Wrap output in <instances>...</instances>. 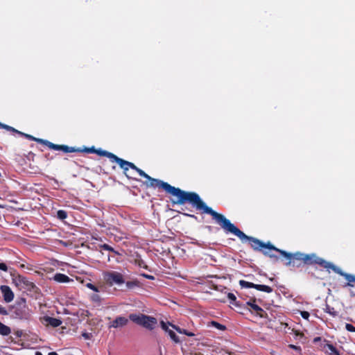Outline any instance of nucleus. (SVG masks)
<instances>
[{
	"label": "nucleus",
	"mask_w": 355,
	"mask_h": 355,
	"mask_svg": "<svg viewBox=\"0 0 355 355\" xmlns=\"http://www.w3.org/2000/svg\"><path fill=\"white\" fill-rule=\"evenodd\" d=\"M119 166L123 169L124 175L129 179H134L132 174L128 173L129 169L135 171L140 176L148 180V182H145L147 187L157 188L164 191L166 193L171 194L176 198L175 200H173V204L184 205L190 204L196 210L200 211L202 214H205L209 209L206 203L201 199L200 196L193 191H186L180 188L171 186L168 182H164L159 179L151 178L143 170L139 168L133 163L122 159Z\"/></svg>",
	"instance_id": "obj_1"
},
{
	"label": "nucleus",
	"mask_w": 355,
	"mask_h": 355,
	"mask_svg": "<svg viewBox=\"0 0 355 355\" xmlns=\"http://www.w3.org/2000/svg\"><path fill=\"white\" fill-rule=\"evenodd\" d=\"M205 214L211 216L216 223L220 226L226 234L230 233L236 236L242 242L248 241L251 248L254 251L261 252L266 257L277 259V256L271 252L272 250H275L266 246V245H272L270 242L266 243L257 238L246 235L232 223L224 215L215 211L211 207H209Z\"/></svg>",
	"instance_id": "obj_2"
},
{
	"label": "nucleus",
	"mask_w": 355,
	"mask_h": 355,
	"mask_svg": "<svg viewBox=\"0 0 355 355\" xmlns=\"http://www.w3.org/2000/svg\"><path fill=\"white\" fill-rule=\"evenodd\" d=\"M269 248L274 249L275 252H279L281 255L288 259L286 265L288 266L300 268L304 264V253L296 252L295 253L288 252L286 251L280 250L273 245H266Z\"/></svg>",
	"instance_id": "obj_3"
},
{
	"label": "nucleus",
	"mask_w": 355,
	"mask_h": 355,
	"mask_svg": "<svg viewBox=\"0 0 355 355\" xmlns=\"http://www.w3.org/2000/svg\"><path fill=\"white\" fill-rule=\"evenodd\" d=\"M304 264L309 266L318 265L320 267L324 268L329 272H330V270H332L334 266L333 263L327 261L324 259L318 257L315 253H304Z\"/></svg>",
	"instance_id": "obj_4"
},
{
	"label": "nucleus",
	"mask_w": 355,
	"mask_h": 355,
	"mask_svg": "<svg viewBox=\"0 0 355 355\" xmlns=\"http://www.w3.org/2000/svg\"><path fill=\"white\" fill-rule=\"evenodd\" d=\"M129 319L133 322L141 325L149 330H153L157 322L155 318L141 313H131L129 315Z\"/></svg>",
	"instance_id": "obj_5"
},
{
	"label": "nucleus",
	"mask_w": 355,
	"mask_h": 355,
	"mask_svg": "<svg viewBox=\"0 0 355 355\" xmlns=\"http://www.w3.org/2000/svg\"><path fill=\"white\" fill-rule=\"evenodd\" d=\"M32 316V311L28 308L26 304L25 299H21V302H19L14 308L12 311V317L16 319L28 320Z\"/></svg>",
	"instance_id": "obj_6"
},
{
	"label": "nucleus",
	"mask_w": 355,
	"mask_h": 355,
	"mask_svg": "<svg viewBox=\"0 0 355 355\" xmlns=\"http://www.w3.org/2000/svg\"><path fill=\"white\" fill-rule=\"evenodd\" d=\"M103 277L104 282L110 286L125 283L123 275L116 271H105L103 272Z\"/></svg>",
	"instance_id": "obj_7"
},
{
	"label": "nucleus",
	"mask_w": 355,
	"mask_h": 355,
	"mask_svg": "<svg viewBox=\"0 0 355 355\" xmlns=\"http://www.w3.org/2000/svg\"><path fill=\"white\" fill-rule=\"evenodd\" d=\"M40 144H42L47 147H49L51 149L55 150H62L64 153H75L76 151H79L76 149L75 147H71L68 146L67 145H59V144H55L47 140H38Z\"/></svg>",
	"instance_id": "obj_8"
},
{
	"label": "nucleus",
	"mask_w": 355,
	"mask_h": 355,
	"mask_svg": "<svg viewBox=\"0 0 355 355\" xmlns=\"http://www.w3.org/2000/svg\"><path fill=\"white\" fill-rule=\"evenodd\" d=\"M239 285L242 288H255L259 291H263L265 293H270L272 292V288L267 285H262V284H255L252 282H249L245 280H240L239 281Z\"/></svg>",
	"instance_id": "obj_9"
},
{
	"label": "nucleus",
	"mask_w": 355,
	"mask_h": 355,
	"mask_svg": "<svg viewBox=\"0 0 355 355\" xmlns=\"http://www.w3.org/2000/svg\"><path fill=\"white\" fill-rule=\"evenodd\" d=\"M332 270L336 273L343 277L346 280L347 283L344 286H349L354 287L355 286V275L345 272L341 270L339 267L334 265Z\"/></svg>",
	"instance_id": "obj_10"
},
{
	"label": "nucleus",
	"mask_w": 355,
	"mask_h": 355,
	"mask_svg": "<svg viewBox=\"0 0 355 355\" xmlns=\"http://www.w3.org/2000/svg\"><path fill=\"white\" fill-rule=\"evenodd\" d=\"M95 153L100 156L106 157L109 158V159L110 160L111 162L116 163L119 165L120 164L121 161L122 160L121 158L117 157L114 153L108 152L105 150H102L101 148L96 149Z\"/></svg>",
	"instance_id": "obj_11"
},
{
	"label": "nucleus",
	"mask_w": 355,
	"mask_h": 355,
	"mask_svg": "<svg viewBox=\"0 0 355 355\" xmlns=\"http://www.w3.org/2000/svg\"><path fill=\"white\" fill-rule=\"evenodd\" d=\"M128 323V319L123 317V316H118L116 317L112 322L108 324V328H119L123 327L125 325H127Z\"/></svg>",
	"instance_id": "obj_12"
},
{
	"label": "nucleus",
	"mask_w": 355,
	"mask_h": 355,
	"mask_svg": "<svg viewBox=\"0 0 355 355\" xmlns=\"http://www.w3.org/2000/svg\"><path fill=\"white\" fill-rule=\"evenodd\" d=\"M0 290L3 294V300L6 302H10L14 299V293L11 288L6 285H2Z\"/></svg>",
	"instance_id": "obj_13"
},
{
	"label": "nucleus",
	"mask_w": 355,
	"mask_h": 355,
	"mask_svg": "<svg viewBox=\"0 0 355 355\" xmlns=\"http://www.w3.org/2000/svg\"><path fill=\"white\" fill-rule=\"evenodd\" d=\"M324 344L322 346V350L325 352L328 355H341L339 351L331 343H326V340H324Z\"/></svg>",
	"instance_id": "obj_14"
},
{
	"label": "nucleus",
	"mask_w": 355,
	"mask_h": 355,
	"mask_svg": "<svg viewBox=\"0 0 355 355\" xmlns=\"http://www.w3.org/2000/svg\"><path fill=\"white\" fill-rule=\"evenodd\" d=\"M256 299H250L248 302H247V305L250 306L251 309L254 311L258 315L263 318V313H265L264 310L260 307L259 305H257L256 303Z\"/></svg>",
	"instance_id": "obj_15"
},
{
	"label": "nucleus",
	"mask_w": 355,
	"mask_h": 355,
	"mask_svg": "<svg viewBox=\"0 0 355 355\" xmlns=\"http://www.w3.org/2000/svg\"><path fill=\"white\" fill-rule=\"evenodd\" d=\"M43 322L53 327H58L62 324V321L60 319L50 316H44L43 318Z\"/></svg>",
	"instance_id": "obj_16"
},
{
	"label": "nucleus",
	"mask_w": 355,
	"mask_h": 355,
	"mask_svg": "<svg viewBox=\"0 0 355 355\" xmlns=\"http://www.w3.org/2000/svg\"><path fill=\"white\" fill-rule=\"evenodd\" d=\"M19 281L21 284L26 286V289L29 291H34L35 288H37L35 284L33 282L29 281L26 277H19Z\"/></svg>",
	"instance_id": "obj_17"
},
{
	"label": "nucleus",
	"mask_w": 355,
	"mask_h": 355,
	"mask_svg": "<svg viewBox=\"0 0 355 355\" xmlns=\"http://www.w3.org/2000/svg\"><path fill=\"white\" fill-rule=\"evenodd\" d=\"M53 279L59 283H67L73 281L67 275L62 273H56L53 277Z\"/></svg>",
	"instance_id": "obj_18"
},
{
	"label": "nucleus",
	"mask_w": 355,
	"mask_h": 355,
	"mask_svg": "<svg viewBox=\"0 0 355 355\" xmlns=\"http://www.w3.org/2000/svg\"><path fill=\"white\" fill-rule=\"evenodd\" d=\"M171 326L173 329H175L178 333H180L181 334H184L189 337H192V336H195V334L189 331L187 329H181L180 327L173 325V324H171Z\"/></svg>",
	"instance_id": "obj_19"
},
{
	"label": "nucleus",
	"mask_w": 355,
	"mask_h": 355,
	"mask_svg": "<svg viewBox=\"0 0 355 355\" xmlns=\"http://www.w3.org/2000/svg\"><path fill=\"white\" fill-rule=\"evenodd\" d=\"M10 328L0 322V334L2 336H8L10 334Z\"/></svg>",
	"instance_id": "obj_20"
},
{
	"label": "nucleus",
	"mask_w": 355,
	"mask_h": 355,
	"mask_svg": "<svg viewBox=\"0 0 355 355\" xmlns=\"http://www.w3.org/2000/svg\"><path fill=\"white\" fill-rule=\"evenodd\" d=\"M324 312L329 313L333 317H336L338 315V312L332 306L329 304H326L325 308L324 309Z\"/></svg>",
	"instance_id": "obj_21"
},
{
	"label": "nucleus",
	"mask_w": 355,
	"mask_h": 355,
	"mask_svg": "<svg viewBox=\"0 0 355 355\" xmlns=\"http://www.w3.org/2000/svg\"><path fill=\"white\" fill-rule=\"evenodd\" d=\"M209 326L215 327L220 331H225L226 329V327L225 325L214 320L210 322Z\"/></svg>",
	"instance_id": "obj_22"
},
{
	"label": "nucleus",
	"mask_w": 355,
	"mask_h": 355,
	"mask_svg": "<svg viewBox=\"0 0 355 355\" xmlns=\"http://www.w3.org/2000/svg\"><path fill=\"white\" fill-rule=\"evenodd\" d=\"M127 288L128 289H132L135 287H139L140 286V283L138 280H133V281H128L125 282Z\"/></svg>",
	"instance_id": "obj_23"
},
{
	"label": "nucleus",
	"mask_w": 355,
	"mask_h": 355,
	"mask_svg": "<svg viewBox=\"0 0 355 355\" xmlns=\"http://www.w3.org/2000/svg\"><path fill=\"white\" fill-rule=\"evenodd\" d=\"M227 298L230 300V302L236 306H240L241 304L236 300V297L234 293H229L227 294Z\"/></svg>",
	"instance_id": "obj_24"
},
{
	"label": "nucleus",
	"mask_w": 355,
	"mask_h": 355,
	"mask_svg": "<svg viewBox=\"0 0 355 355\" xmlns=\"http://www.w3.org/2000/svg\"><path fill=\"white\" fill-rule=\"evenodd\" d=\"M99 248L101 250H107L109 252H112L114 253L115 254H119V253L117 251H116L112 247H111L108 244L104 243V244L100 245Z\"/></svg>",
	"instance_id": "obj_25"
},
{
	"label": "nucleus",
	"mask_w": 355,
	"mask_h": 355,
	"mask_svg": "<svg viewBox=\"0 0 355 355\" xmlns=\"http://www.w3.org/2000/svg\"><path fill=\"white\" fill-rule=\"evenodd\" d=\"M79 151H76V153H95L96 148L94 146H92L90 148L85 147L83 149L76 148Z\"/></svg>",
	"instance_id": "obj_26"
},
{
	"label": "nucleus",
	"mask_w": 355,
	"mask_h": 355,
	"mask_svg": "<svg viewBox=\"0 0 355 355\" xmlns=\"http://www.w3.org/2000/svg\"><path fill=\"white\" fill-rule=\"evenodd\" d=\"M170 338L175 343H179L180 342L179 337L175 334V333L172 330H168V332Z\"/></svg>",
	"instance_id": "obj_27"
},
{
	"label": "nucleus",
	"mask_w": 355,
	"mask_h": 355,
	"mask_svg": "<svg viewBox=\"0 0 355 355\" xmlns=\"http://www.w3.org/2000/svg\"><path fill=\"white\" fill-rule=\"evenodd\" d=\"M57 217L60 220H64L67 217V213L64 210H58L57 211Z\"/></svg>",
	"instance_id": "obj_28"
},
{
	"label": "nucleus",
	"mask_w": 355,
	"mask_h": 355,
	"mask_svg": "<svg viewBox=\"0 0 355 355\" xmlns=\"http://www.w3.org/2000/svg\"><path fill=\"white\" fill-rule=\"evenodd\" d=\"M19 134L22 135V136H24V137H25L26 138L28 139L29 140L35 141H37L38 143H39L38 140H43L42 139L35 138V137H34L33 136H32L31 135H28V134L21 132V133H19Z\"/></svg>",
	"instance_id": "obj_29"
},
{
	"label": "nucleus",
	"mask_w": 355,
	"mask_h": 355,
	"mask_svg": "<svg viewBox=\"0 0 355 355\" xmlns=\"http://www.w3.org/2000/svg\"><path fill=\"white\" fill-rule=\"evenodd\" d=\"M1 128L6 129V130H7L8 131H11V132H13L21 133L20 131H19V130L15 129L14 128L8 125H6V124H3V125H1Z\"/></svg>",
	"instance_id": "obj_30"
},
{
	"label": "nucleus",
	"mask_w": 355,
	"mask_h": 355,
	"mask_svg": "<svg viewBox=\"0 0 355 355\" xmlns=\"http://www.w3.org/2000/svg\"><path fill=\"white\" fill-rule=\"evenodd\" d=\"M86 286L95 292H99L98 288L96 286L92 284V283H87L86 284Z\"/></svg>",
	"instance_id": "obj_31"
},
{
	"label": "nucleus",
	"mask_w": 355,
	"mask_h": 355,
	"mask_svg": "<svg viewBox=\"0 0 355 355\" xmlns=\"http://www.w3.org/2000/svg\"><path fill=\"white\" fill-rule=\"evenodd\" d=\"M137 264H138V266H139V267H141V268H145V269H146V270H148V266L146 264V263L144 262V260H142V259H139V260H138V261H137Z\"/></svg>",
	"instance_id": "obj_32"
},
{
	"label": "nucleus",
	"mask_w": 355,
	"mask_h": 355,
	"mask_svg": "<svg viewBox=\"0 0 355 355\" xmlns=\"http://www.w3.org/2000/svg\"><path fill=\"white\" fill-rule=\"evenodd\" d=\"M345 329L350 332H355V327L349 323H346L345 324Z\"/></svg>",
	"instance_id": "obj_33"
},
{
	"label": "nucleus",
	"mask_w": 355,
	"mask_h": 355,
	"mask_svg": "<svg viewBox=\"0 0 355 355\" xmlns=\"http://www.w3.org/2000/svg\"><path fill=\"white\" fill-rule=\"evenodd\" d=\"M300 315L305 320H309L310 314L308 311H300Z\"/></svg>",
	"instance_id": "obj_34"
},
{
	"label": "nucleus",
	"mask_w": 355,
	"mask_h": 355,
	"mask_svg": "<svg viewBox=\"0 0 355 355\" xmlns=\"http://www.w3.org/2000/svg\"><path fill=\"white\" fill-rule=\"evenodd\" d=\"M288 347L291 348V349H295L299 352H301L302 351V349L300 346H297V345H289Z\"/></svg>",
	"instance_id": "obj_35"
},
{
	"label": "nucleus",
	"mask_w": 355,
	"mask_h": 355,
	"mask_svg": "<svg viewBox=\"0 0 355 355\" xmlns=\"http://www.w3.org/2000/svg\"><path fill=\"white\" fill-rule=\"evenodd\" d=\"M92 301H94V302H100V301H101V297H100V296H99L98 295H97V294H94V295H92Z\"/></svg>",
	"instance_id": "obj_36"
},
{
	"label": "nucleus",
	"mask_w": 355,
	"mask_h": 355,
	"mask_svg": "<svg viewBox=\"0 0 355 355\" xmlns=\"http://www.w3.org/2000/svg\"><path fill=\"white\" fill-rule=\"evenodd\" d=\"M161 327H162V329L166 332H168V330H170L168 329V325L163 321L161 322Z\"/></svg>",
	"instance_id": "obj_37"
},
{
	"label": "nucleus",
	"mask_w": 355,
	"mask_h": 355,
	"mask_svg": "<svg viewBox=\"0 0 355 355\" xmlns=\"http://www.w3.org/2000/svg\"><path fill=\"white\" fill-rule=\"evenodd\" d=\"M0 270H3L4 272H7L8 271L7 265L4 263H0Z\"/></svg>",
	"instance_id": "obj_38"
},
{
	"label": "nucleus",
	"mask_w": 355,
	"mask_h": 355,
	"mask_svg": "<svg viewBox=\"0 0 355 355\" xmlns=\"http://www.w3.org/2000/svg\"><path fill=\"white\" fill-rule=\"evenodd\" d=\"M0 314L3 315H8V311L6 309L2 306H0Z\"/></svg>",
	"instance_id": "obj_39"
},
{
	"label": "nucleus",
	"mask_w": 355,
	"mask_h": 355,
	"mask_svg": "<svg viewBox=\"0 0 355 355\" xmlns=\"http://www.w3.org/2000/svg\"><path fill=\"white\" fill-rule=\"evenodd\" d=\"M35 156V155L33 153L29 152L28 153V155H26V158L28 160H33V161Z\"/></svg>",
	"instance_id": "obj_40"
},
{
	"label": "nucleus",
	"mask_w": 355,
	"mask_h": 355,
	"mask_svg": "<svg viewBox=\"0 0 355 355\" xmlns=\"http://www.w3.org/2000/svg\"><path fill=\"white\" fill-rule=\"evenodd\" d=\"M82 336L85 339L89 340V339H90L92 338V334L84 332V333L82 334Z\"/></svg>",
	"instance_id": "obj_41"
},
{
	"label": "nucleus",
	"mask_w": 355,
	"mask_h": 355,
	"mask_svg": "<svg viewBox=\"0 0 355 355\" xmlns=\"http://www.w3.org/2000/svg\"><path fill=\"white\" fill-rule=\"evenodd\" d=\"M141 275L148 279H150V280L155 279V277L153 275H147V274L143 273Z\"/></svg>",
	"instance_id": "obj_42"
},
{
	"label": "nucleus",
	"mask_w": 355,
	"mask_h": 355,
	"mask_svg": "<svg viewBox=\"0 0 355 355\" xmlns=\"http://www.w3.org/2000/svg\"><path fill=\"white\" fill-rule=\"evenodd\" d=\"M15 335L17 336V338H20L21 337L23 333H22V331L21 330H18L15 333Z\"/></svg>",
	"instance_id": "obj_43"
},
{
	"label": "nucleus",
	"mask_w": 355,
	"mask_h": 355,
	"mask_svg": "<svg viewBox=\"0 0 355 355\" xmlns=\"http://www.w3.org/2000/svg\"><path fill=\"white\" fill-rule=\"evenodd\" d=\"M321 340V338L320 337H315L313 338V343H317L318 342L320 341Z\"/></svg>",
	"instance_id": "obj_44"
},
{
	"label": "nucleus",
	"mask_w": 355,
	"mask_h": 355,
	"mask_svg": "<svg viewBox=\"0 0 355 355\" xmlns=\"http://www.w3.org/2000/svg\"><path fill=\"white\" fill-rule=\"evenodd\" d=\"M185 216H187L191 218H196V216L193 214H184Z\"/></svg>",
	"instance_id": "obj_45"
},
{
	"label": "nucleus",
	"mask_w": 355,
	"mask_h": 355,
	"mask_svg": "<svg viewBox=\"0 0 355 355\" xmlns=\"http://www.w3.org/2000/svg\"><path fill=\"white\" fill-rule=\"evenodd\" d=\"M48 355H58V354L56 352H49L48 354Z\"/></svg>",
	"instance_id": "obj_46"
},
{
	"label": "nucleus",
	"mask_w": 355,
	"mask_h": 355,
	"mask_svg": "<svg viewBox=\"0 0 355 355\" xmlns=\"http://www.w3.org/2000/svg\"><path fill=\"white\" fill-rule=\"evenodd\" d=\"M350 296L351 297H355V293H354L353 291H351L350 292Z\"/></svg>",
	"instance_id": "obj_47"
},
{
	"label": "nucleus",
	"mask_w": 355,
	"mask_h": 355,
	"mask_svg": "<svg viewBox=\"0 0 355 355\" xmlns=\"http://www.w3.org/2000/svg\"><path fill=\"white\" fill-rule=\"evenodd\" d=\"M134 171H132V170L131 171H130V170H129V171H128V173H129L130 174H132V177H134Z\"/></svg>",
	"instance_id": "obj_48"
},
{
	"label": "nucleus",
	"mask_w": 355,
	"mask_h": 355,
	"mask_svg": "<svg viewBox=\"0 0 355 355\" xmlns=\"http://www.w3.org/2000/svg\"><path fill=\"white\" fill-rule=\"evenodd\" d=\"M35 355H43L40 352H36Z\"/></svg>",
	"instance_id": "obj_49"
},
{
	"label": "nucleus",
	"mask_w": 355,
	"mask_h": 355,
	"mask_svg": "<svg viewBox=\"0 0 355 355\" xmlns=\"http://www.w3.org/2000/svg\"><path fill=\"white\" fill-rule=\"evenodd\" d=\"M107 261H110V256H107Z\"/></svg>",
	"instance_id": "obj_50"
},
{
	"label": "nucleus",
	"mask_w": 355,
	"mask_h": 355,
	"mask_svg": "<svg viewBox=\"0 0 355 355\" xmlns=\"http://www.w3.org/2000/svg\"><path fill=\"white\" fill-rule=\"evenodd\" d=\"M2 125H3V123L0 122V128H1Z\"/></svg>",
	"instance_id": "obj_51"
},
{
	"label": "nucleus",
	"mask_w": 355,
	"mask_h": 355,
	"mask_svg": "<svg viewBox=\"0 0 355 355\" xmlns=\"http://www.w3.org/2000/svg\"><path fill=\"white\" fill-rule=\"evenodd\" d=\"M45 157L48 158L49 157V155H45Z\"/></svg>",
	"instance_id": "obj_52"
},
{
	"label": "nucleus",
	"mask_w": 355,
	"mask_h": 355,
	"mask_svg": "<svg viewBox=\"0 0 355 355\" xmlns=\"http://www.w3.org/2000/svg\"><path fill=\"white\" fill-rule=\"evenodd\" d=\"M45 157L48 158L49 157V155H45Z\"/></svg>",
	"instance_id": "obj_53"
},
{
	"label": "nucleus",
	"mask_w": 355,
	"mask_h": 355,
	"mask_svg": "<svg viewBox=\"0 0 355 355\" xmlns=\"http://www.w3.org/2000/svg\"><path fill=\"white\" fill-rule=\"evenodd\" d=\"M160 355H162V351H161V350H160Z\"/></svg>",
	"instance_id": "obj_54"
}]
</instances>
